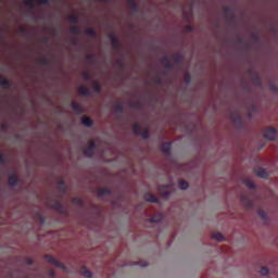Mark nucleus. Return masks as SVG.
Instances as JSON below:
<instances>
[{"label": "nucleus", "mask_w": 278, "mask_h": 278, "mask_svg": "<svg viewBox=\"0 0 278 278\" xmlns=\"http://www.w3.org/2000/svg\"><path fill=\"white\" fill-rule=\"evenodd\" d=\"M108 38L112 45V49L114 51H121L123 49V43L121 42V38L116 36V34L111 33L108 35Z\"/></svg>", "instance_id": "9"}, {"label": "nucleus", "mask_w": 278, "mask_h": 278, "mask_svg": "<svg viewBox=\"0 0 278 278\" xmlns=\"http://www.w3.org/2000/svg\"><path fill=\"white\" fill-rule=\"evenodd\" d=\"M81 77H83L84 81H92V75H90V72H84L81 74Z\"/></svg>", "instance_id": "50"}, {"label": "nucleus", "mask_w": 278, "mask_h": 278, "mask_svg": "<svg viewBox=\"0 0 278 278\" xmlns=\"http://www.w3.org/2000/svg\"><path fill=\"white\" fill-rule=\"evenodd\" d=\"M250 38H251L253 45H256L258 49H262V47H264V42H262V38H260V35L252 33L250 35Z\"/></svg>", "instance_id": "20"}, {"label": "nucleus", "mask_w": 278, "mask_h": 278, "mask_svg": "<svg viewBox=\"0 0 278 278\" xmlns=\"http://www.w3.org/2000/svg\"><path fill=\"white\" fill-rule=\"evenodd\" d=\"M8 186L12 189L16 188V186H23V179L18 177V174L16 172L8 176Z\"/></svg>", "instance_id": "7"}, {"label": "nucleus", "mask_w": 278, "mask_h": 278, "mask_svg": "<svg viewBox=\"0 0 278 278\" xmlns=\"http://www.w3.org/2000/svg\"><path fill=\"white\" fill-rule=\"evenodd\" d=\"M25 264H26V266H34V264H36V261H34V258H31V257H26Z\"/></svg>", "instance_id": "54"}, {"label": "nucleus", "mask_w": 278, "mask_h": 278, "mask_svg": "<svg viewBox=\"0 0 278 278\" xmlns=\"http://www.w3.org/2000/svg\"><path fill=\"white\" fill-rule=\"evenodd\" d=\"M94 153H97V142L91 140L88 142V146L83 149V154L85 157L92 160V157H94Z\"/></svg>", "instance_id": "5"}, {"label": "nucleus", "mask_w": 278, "mask_h": 278, "mask_svg": "<svg viewBox=\"0 0 278 278\" xmlns=\"http://www.w3.org/2000/svg\"><path fill=\"white\" fill-rule=\"evenodd\" d=\"M86 60L89 64H99V58H97V54H87Z\"/></svg>", "instance_id": "33"}, {"label": "nucleus", "mask_w": 278, "mask_h": 278, "mask_svg": "<svg viewBox=\"0 0 278 278\" xmlns=\"http://www.w3.org/2000/svg\"><path fill=\"white\" fill-rule=\"evenodd\" d=\"M223 14L228 25H238V17H236V10L233 8L225 7Z\"/></svg>", "instance_id": "3"}, {"label": "nucleus", "mask_w": 278, "mask_h": 278, "mask_svg": "<svg viewBox=\"0 0 278 278\" xmlns=\"http://www.w3.org/2000/svg\"><path fill=\"white\" fill-rule=\"evenodd\" d=\"M124 114H125V104L123 102H118L114 108L113 116H115L117 121H121Z\"/></svg>", "instance_id": "13"}, {"label": "nucleus", "mask_w": 278, "mask_h": 278, "mask_svg": "<svg viewBox=\"0 0 278 278\" xmlns=\"http://www.w3.org/2000/svg\"><path fill=\"white\" fill-rule=\"evenodd\" d=\"M257 216H260L261 220H263L264 225L270 224V217H268V214L266 211L260 208L256 211Z\"/></svg>", "instance_id": "17"}, {"label": "nucleus", "mask_w": 278, "mask_h": 278, "mask_svg": "<svg viewBox=\"0 0 278 278\" xmlns=\"http://www.w3.org/2000/svg\"><path fill=\"white\" fill-rule=\"evenodd\" d=\"M160 190H166V191H168V190H170V185H161V186H160Z\"/></svg>", "instance_id": "60"}, {"label": "nucleus", "mask_w": 278, "mask_h": 278, "mask_svg": "<svg viewBox=\"0 0 278 278\" xmlns=\"http://www.w3.org/2000/svg\"><path fill=\"white\" fill-rule=\"evenodd\" d=\"M162 153L165 154L166 157H173V142L172 141H165L161 143L160 147Z\"/></svg>", "instance_id": "12"}, {"label": "nucleus", "mask_w": 278, "mask_h": 278, "mask_svg": "<svg viewBox=\"0 0 278 278\" xmlns=\"http://www.w3.org/2000/svg\"><path fill=\"white\" fill-rule=\"evenodd\" d=\"M67 21L71 25H79V16L77 15H70Z\"/></svg>", "instance_id": "41"}, {"label": "nucleus", "mask_w": 278, "mask_h": 278, "mask_svg": "<svg viewBox=\"0 0 278 278\" xmlns=\"http://www.w3.org/2000/svg\"><path fill=\"white\" fill-rule=\"evenodd\" d=\"M248 75L253 78V76L257 75V72H255L253 70H249Z\"/></svg>", "instance_id": "62"}, {"label": "nucleus", "mask_w": 278, "mask_h": 278, "mask_svg": "<svg viewBox=\"0 0 278 278\" xmlns=\"http://www.w3.org/2000/svg\"><path fill=\"white\" fill-rule=\"evenodd\" d=\"M128 5L132 14H140V4H138L134 0H128Z\"/></svg>", "instance_id": "23"}, {"label": "nucleus", "mask_w": 278, "mask_h": 278, "mask_svg": "<svg viewBox=\"0 0 278 278\" xmlns=\"http://www.w3.org/2000/svg\"><path fill=\"white\" fill-rule=\"evenodd\" d=\"M0 88H7L8 90H10L12 88V84L10 83V80L0 76Z\"/></svg>", "instance_id": "31"}, {"label": "nucleus", "mask_w": 278, "mask_h": 278, "mask_svg": "<svg viewBox=\"0 0 278 278\" xmlns=\"http://www.w3.org/2000/svg\"><path fill=\"white\" fill-rule=\"evenodd\" d=\"M71 109L73 110V112H75V114H77V116H81V114H84V106L77 102H72Z\"/></svg>", "instance_id": "22"}, {"label": "nucleus", "mask_w": 278, "mask_h": 278, "mask_svg": "<svg viewBox=\"0 0 278 278\" xmlns=\"http://www.w3.org/2000/svg\"><path fill=\"white\" fill-rule=\"evenodd\" d=\"M114 194V191L110 188H102L98 190V199H103V197H112Z\"/></svg>", "instance_id": "18"}, {"label": "nucleus", "mask_w": 278, "mask_h": 278, "mask_svg": "<svg viewBox=\"0 0 278 278\" xmlns=\"http://www.w3.org/2000/svg\"><path fill=\"white\" fill-rule=\"evenodd\" d=\"M144 201L147 203H155L156 205H160V203H162L157 197H155V194L151 193V192H148L144 194L143 197Z\"/></svg>", "instance_id": "15"}, {"label": "nucleus", "mask_w": 278, "mask_h": 278, "mask_svg": "<svg viewBox=\"0 0 278 278\" xmlns=\"http://www.w3.org/2000/svg\"><path fill=\"white\" fill-rule=\"evenodd\" d=\"M231 123L235 127V129H245L247 125L244 124V118L242 117V115L238 114V113H232L231 116Z\"/></svg>", "instance_id": "6"}, {"label": "nucleus", "mask_w": 278, "mask_h": 278, "mask_svg": "<svg viewBox=\"0 0 278 278\" xmlns=\"http://www.w3.org/2000/svg\"><path fill=\"white\" fill-rule=\"evenodd\" d=\"M172 60L173 62H170L167 55L161 59V64L164 66L162 72L163 77H168V75H170V71L175 70V66H181L186 56L182 53H175L173 54Z\"/></svg>", "instance_id": "1"}, {"label": "nucleus", "mask_w": 278, "mask_h": 278, "mask_svg": "<svg viewBox=\"0 0 278 278\" xmlns=\"http://www.w3.org/2000/svg\"><path fill=\"white\" fill-rule=\"evenodd\" d=\"M252 84L253 86H255V88H262L263 84H262V77H260V74H255L252 77Z\"/></svg>", "instance_id": "28"}, {"label": "nucleus", "mask_w": 278, "mask_h": 278, "mask_svg": "<svg viewBox=\"0 0 278 278\" xmlns=\"http://www.w3.org/2000/svg\"><path fill=\"white\" fill-rule=\"evenodd\" d=\"M243 184L249 190H257V185L253 182V180L245 179L243 180Z\"/></svg>", "instance_id": "34"}, {"label": "nucleus", "mask_w": 278, "mask_h": 278, "mask_svg": "<svg viewBox=\"0 0 278 278\" xmlns=\"http://www.w3.org/2000/svg\"><path fill=\"white\" fill-rule=\"evenodd\" d=\"M162 220H164V214L162 213L155 214L152 217L148 218V223L151 224H160L162 223Z\"/></svg>", "instance_id": "24"}, {"label": "nucleus", "mask_w": 278, "mask_h": 278, "mask_svg": "<svg viewBox=\"0 0 278 278\" xmlns=\"http://www.w3.org/2000/svg\"><path fill=\"white\" fill-rule=\"evenodd\" d=\"M116 66L117 68H119L121 71H125L127 68V64L125 63V61H123L122 59H118L116 61Z\"/></svg>", "instance_id": "45"}, {"label": "nucleus", "mask_w": 278, "mask_h": 278, "mask_svg": "<svg viewBox=\"0 0 278 278\" xmlns=\"http://www.w3.org/2000/svg\"><path fill=\"white\" fill-rule=\"evenodd\" d=\"M34 1H36V3H39V5H51V0H24V4L26 5V8H28L29 10L26 13V16L28 18H31V21H46L47 20V15L46 14H36V5L34 4Z\"/></svg>", "instance_id": "2"}, {"label": "nucleus", "mask_w": 278, "mask_h": 278, "mask_svg": "<svg viewBox=\"0 0 278 278\" xmlns=\"http://www.w3.org/2000/svg\"><path fill=\"white\" fill-rule=\"evenodd\" d=\"M186 128L189 134H194V131H197V124L189 123L186 125Z\"/></svg>", "instance_id": "44"}, {"label": "nucleus", "mask_w": 278, "mask_h": 278, "mask_svg": "<svg viewBox=\"0 0 278 278\" xmlns=\"http://www.w3.org/2000/svg\"><path fill=\"white\" fill-rule=\"evenodd\" d=\"M260 274L262 277H268V275H270V269L266 266H261Z\"/></svg>", "instance_id": "46"}, {"label": "nucleus", "mask_w": 278, "mask_h": 278, "mask_svg": "<svg viewBox=\"0 0 278 278\" xmlns=\"http://www.w3.org/2000/svg\"><path fill=\"white\" fill-rule=\"evenodd\" d=\"M184 83L186 84V86H190V84H192V74H190V72L185 73Z\"/></svg>", "instance_id": "38"}, {"label": "nucleus", "mask_w": 278, "mask_h": 278, "mask_svg": "<svg viewBox=\"0 0 278 278\" xmlns=\"http://www.w3.org/2000/svg\"><path fill=\"white\" fill-rule=\"evenodd\" d=\"M0 164L2 166H5L7 164H10V160L5 157V154L0 152Z\"/></svg>", "instance_id": "48"}, {"label": "nucleus", "mask_w": 278, "mask_h": 278, "mask_svg": "<svg viewBox=\"0 0 278 278\" xmlns=\"http://www.w3.org/2000/svg\"><path fill=\"white\" fill-rule=\"evenodd\" d=\"M256 177H260L261 179H268L270 177V173L266 170L264 167H260L255 170Z\"/></svg>", "instance_id": "19"}, {"label": "nucleus", "mask_w": 278, "mask_h": 278, "mask_svg": "<svg viewBox=\"0 0 278 278\" xmlns=\"http://www.w3.org/2000/svg\"><path fill=\"white\" fill-rule=\"evenodd\" d=\"M56 188L61 192V194H66V192H68V187L66 186V182L64 180H59L56 182Z\"/></svg>", "instance_id": "26"}, {"label": "nucleus", "mask_w": 278, "mask_h": 278, "mask_svg": "<svg viewBox=\"0 0 278 278\" xmlns=\"http://www.w3.org/2000/svg\"><path fill=\"white\" fill-rule=\"evenodd\" d=\"M24 138L25 137L23 135H21V134H15L14 135L15 142H23Z\"/></svg>", "instance_id": "55"}, {"label": "nucleus", "mask_w": 278, "mask_h": 278, "mask_svg": "<svg viewBox=\"0 0 278 278\" xmlns=\"http://www.w3.org/2000/svg\"><path fill=\"white\" fill-rule=\"evenodd\" d=\"M85 36H87V38H97V29H94V28H87L85 30Z\"/></svg>", "instance_id": "35"}, {"label": "nucleus", "mask_w": 278, "mask_h": 278, "mask_svg": "<svg viewBox=\"0 0 278 278\" xmlns=\"http://www.w3.org/2000/svg\"><path fill=\"white\" fill-rule=\"evenodd\" d=\"M54 204H52L50 207L53 210V212H58V214H63L64 216L68 215V210L62 202L52 200Z\"/></svg>", "instance_id": "11"}, {"label": "nucleus", "mask_w": 278, "mask_h": 278, "mask_svg": "<svg viewBox=\"0 0 278 278\" xmlns=\"http://www.w3.org/2000/svg\"><path fill=\"white\" fill-rule=\"evenodd\" d=\"M237 42L238 45H243V47L241 48L243 53H251V46L249 45V42H247V40L239 36L237 37Z\"/></svg>", "instance_id": "16"}, {"label": "nucleus", "mask_w": 278, "mask_h": 278, "mask_svg": "<svg viewBox=\"0 0 278 278\" xmlns=\"http://www.w3.org/2000/svg\"><path fill=\"white\" fill-rule=\"evenodd\" d=\"M170 194H173L170 191H163L161 197L162 199H170Z\"/></svg>", "instance_id": "58"}, {"label": "nucleus", "mask_w": 278, "mask_h": 278, "mask_svg": "<svg viewBox=\"0 0 278 278\" xmlns=\"http://www.w3.org/2000/svg\"><path fill=\"white\" fill-rule=\"evenodd\" d=\"M265 140H268L269 142H275L278 138V131L277 128L274 126H269L266 131L264 132Z\"/></svg>", "instance_id": "10"}, {"label": "nucleus", "mask_w": 278, "mask_h": 278, "mask_svg": "<svg viewBox=\"0 0 278 278\" xmlns=\"http://www.w3.org/2000/svg\"><path fill=\"white\" fill-rule=\"evenodd\" d=\"M80 275H83V277H85V278H92V277H94L92 271H90V269H88V267H86V266L80 267Z\"/></svg>", "instance_id": "29"}, {"label": "nucleus", "mask_w": 278, "mask_h": 278, "mask_svg": "<svg viewBox=\"0 0 278 278\" xmlns=\"http://www.w3.org/2000/svg\"><path fill=\"white\" fill-rule=\"evenodd\" d=\"M48 276H49L50 278H55V277H58V274H55V270L51 269V270L48 273Z\"/></svg>", "instance_id": "61"}, {"label": "nucleus", "mask_w": 278, "mask_h": 278, "mask_svg": "<svg viewBox=\"0 0 278 278\" xmlns=\"http://www.w3.org/2000/svg\"><path fill=\"white\" fill-rule=\"evenodd\" d=\"M91 90L92 92H94V94H101V92L103 91V88L101 87V84L96 81L92 84Z\"/></svg>", "instance_id": "32"}, {"label": "nucleus", "mask_w": 278, "mask_h": 278, "mask_svg": "<svg viewBox=\"0 0 278 278\" xmlns=\"http://www.w3.org/2000/svg\"><path fill=\"white\" fill-rule=\"evenodd\" d=\"M132 134L135 136H140L142 140H149L151 138V131L148 128H142L140 127V124H134L132 126Z\"/></svg>", "instance_id": "4"}, {"label": "nucleus", "mask_w": 278, "mask_h": 278, "mask_svg": "<svg viewBox=\"0 0 278 278\" xmlns=\"http://www.w3.org/2000/svg\"><path fill=\"white\" fill-rule=\"evenodd\" d=\"M185 31H187L188 34H192V31H194V26L187 24L185 26Z\"/></svg>", "instance_id": "57"}, {"label": "nucleus", "mask_w": 278, "mask_h": 278, "mask_svg": "<svg viewBox=\"0 0 278 278\" xmlns=\"http://www.w3.org/2000/svg\"><path fill=\"white\" fill-rule=\"evenodd\" d=\"M270 34H273L274 38H278V24H270L269 27Z\"/></svg>", "instance_id": "39"}, {"label": "nucleus", "mask_w": 278, "mask_h": 278, "mask_svg": "<svg viewBox=\"0 0 278 278\" xmlns=\"http://www.w3.org/2000/svg\"><path fill=\"white\" fill-rule=\"evenodd\" d=\"M178 188L179 190H188V188H190V184L187 180H179Z\"/></svg>", "instance_id": "40"}, {"label": "nucleus", "mask_w": 278, "mask_h": 278, "mask_svg": "<svg viewBox=\"0 0 278 278\" xmlns=\"http://www.w3.org/2000/svg\"><path fill=\"white\" fill-rule=\"evenodd\" d=\"M212 239L215 240V242H227V238L223 236L222 232H216L212 236Z\"/></svg>", "instance_id": "30"}, {"label": "nucleus", "mask_w": 278, "mask_h": 278, "mask_svg": "<svg viewBox=\"0 0 278 278\" xmlns=\"http://www.w3.org/2000/svg\"><path fill=\"white\" fill-rule=\"evenodd\" d=\"M20 34L22 36H24L25 38H31V36H34V31L33 30H29L27 28H21L20 29Z\"/></svg>", "instance_id": "37"}, {"label": "nucleus", "mask_w": 278, "mask_h": 278, "mask_svg": "<svg viewBox=\"0 0 278 278\" xmlns=\"http://www.w3.org/2000/svg\"><path fill=\"white\" fill-rule=\"evenodd\" d=\"M80 123L81 125H84V127H87L90 129V127H92V125H94V121H92L90 117H86V116H83L80 118Z\"/></svg>", "instance_id": "27"}, {"label": "nucleus", "mask_w": 278, "mask_h": 278, "mask_svg": "<svg viewBox=\"0 0 278 278\" xmlns=\"http://www.w3.org/2000/svg\"><path fill=\"white\" fill-rule=\"evenodd\" d=\"M128 108H130V110H136L137 112H142L144 105L142 104L141 101H135V102H128Z\"/></svg>", "instance_id": "21"}, {"label": "nucleus", "mask_w": 278, "mask_h": 278, "mask_svg": "<svg viewBox=\"0 0 278 278\" xmlns=\"http://www.w3.org/2000/svg\"><path fill=\"white\" fill-rule=\"evenodd\" d=\"M72 203H74V205H78V207L86 206V201H84V199H80V198H73Z\"/></svg>", "instance_id": "36"}, {"label": "nucleus", "mask_w": 278, "mask_h": 278, "mask_svg": "<svg viewBox=\"0 0 278 278\" xmlns=\"http://www.w3.org/2000/svg\"><path fill=\"white\" fill-rule=\"evenodd\" d=\"M78 94L80 97H92V90L88 89L86 86H80L78 88Z\"/></svg>", "instance_id": "25"}, {"label": "nucleus", "mask_w": 278, "mask_h": 278, "mask_svg": "<svg viewBox=\"0 0 278 278\" xmlns=\"http://www.w3.org/2000/svg\"><path fill=\"white\" fill-rule=\"evenodd\" d=\"M154 84H155L156 86H164V80H162V78H160V77H156V78L154 79Z\"/></svg>", "instance_id": "59"}, {"label": "nucleus", "mask_w": 278, "mask_h": 278, "mask_svg": "<svg viewBox=\"0 0 278 278\" xmlns=\"http://www.w3.org/2000/svg\"><path fill=\"white\" fill-rule=\"evenodd\" d=\"M0 127L2 129V134H8V131H10V124L8 123L1 124Z\"/></svg>", "instance_id": "52"}, {"label": "nucleus", "mask_w": 278, "mask_h": 278, "mask_svg": "<svg viewBox=\"0 0 278 278\" xmlns=\"http://www.w3.org/2000/svg\"><path fill=\"white\" fill-rule=\"evenodd\" d=\"M111 205H113V207H122L123 203L119 200H113Z\"/></svg>", "instance_id": "56"}, {"label": "nucleus", "mask_w": 278, "mask_h": 278, "mask_svg": "<svg viewBox=\"0 0 278 278\" xmlns=\"http://www.w3.org/2000/svg\"><path fill=\"white\" fill-rule=\"evenodd\" d=\"M73 47H80L79 41L77 39H74L72 41Z\"/></svg>", "instance_id": "63"}, {"label": "nucleus", "mask_w": 278, "mask_h": 278, "mask_svg": "<svg viewBox=\"0 0 278 278\" xmlns=\"http://www.w3.org/2000/svg\"><path fill=\"white\" fill-rule=\"evenodd\" d=\"M241 88L244 90V92H248V94H251V85L247 83L245 80H242Z\"/></svg>", "instance_id": "43"}, {"label": "nucleus", "mask_w": 278, "mask_h": 278, "mask_svg": "<svg viewBox=\"0 0 278 278\" xmlns=\"http://www.w3.org/2000/svg\"><path fill=\"white\" fill-rule=\"evenodd\" d=\"M41 42H42L43 45H49V38H48V37H43V38L41 39Z\"/></svg>", "instance_id": "64"}, {"label": "nucleus", "mask_w": 278, "mask_h": 278, "mask_svg": "<svg viewBox=\"0 0 278 278\" xmlns=\"http://www.w3.org/2000/svg\"><path fill=\"white\" fill-rule=\"evenodd\" d=\"M37 220L39 223V225H45L47 223V217L41 215L40 213H37Z\"/></svg>", "instance_id": "49"}, {"label": "nucleus", "mask_w": 278, "mask_h": 278, "mask_svg": "<svg viewBox=\"0 0 278 278\" xmlns=\"http://www.w3.org/2000/svg\"><path fill=\"white\" fill-rule=\"evenodd\" d=\"M70 34H72V36H77L79 34H81V28L77 27V26L71 27L70 28Z\"/></svg>", "instance_id": "47"}, {"label": "nucleus", "mask_w": 278, "mask_h": 278, "mask_svg": "<svg viewBox=\"0 0 278 278\" xmlns=\"http://www.w3.org/2000/svg\"><path fill=\"white\" fill-rule=\"evenodd\" d=\"M240 201L241 203H243L244 207H247L248 210H251V207H254L255 203L252 202L251 198L248 197L247 194H242L240 197Z\"/></svg>", "instance_id": "14"}, {"label": "nucleus", "mask_w": 278, "mask_h": 278, "mask_svg": "<svg viewBox=\"0 0 278 278\" xmlns=\"http://www.w3.org/2000/svg\"><path fill=\"white\" fill-rule=\"evenodd\" d=\"M41 66H46L47 68H51V59L49 58H42L40 60Z\"/></svg>", "instance_id": "42"}, {"label": "nucleus", "mask_w": 278, "mask_h": 278, "mask_svg": "<svg viewBox=\"0 0 278 278\" xmlns=\"http://www.w3.org/2000/svg\"><path fill=\"white\" fill-rule=\"evenodd\" d=\"M132 266H141V268H147V266H149V263L147 261H139V262H134Z\"/></svg>", "instance_id": "51"}, {"label": "nucleus", "mask_w": 278, "mask_h": 278, "mask_svg": "<svg viewBox=\"0 0 278 278\" xmlns=\"http://www.w3.org/2000/svg\"><path fill=\"white\" fill-rule=\"evenodd\" d=\"M43 258L46 260V262H48V264H53V266H55L56 268H60L61 270H64V273H66V270H68V267H66V265H64V263L58 261L51 254H46L43 256Z\"/></svg>", "instance_id": "8"}, {"label": "nucleus", "mask_w": 278, "mask_h": 278, "mask_svg": "<svg viewBox=\"0 0 278 278\" xmlns=\"http://www.w3.org/2000/svg\"><path fill=\"white\" fill-rule=\"evenodd\" d=\"M269 90L271 92H275V94H278V86L275 85L274 83H269Z\"/></svg>", "instance_id": "53"}]
</instances>
